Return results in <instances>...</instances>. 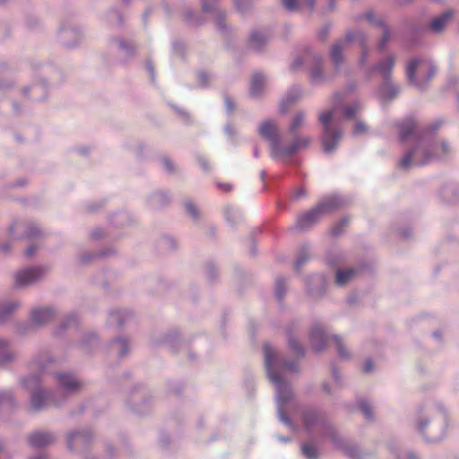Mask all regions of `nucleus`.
I'll list each match as a JSON object with an SVG mask.
<instances>
[{
  "label": "nucleus",
  "mask_w": 459,
  "mask_h": 459,
  "mask_svg": "<svg viewBox=\"0 0 459 459\" xmlns=\"http://www.w3.org/2000/svg\"><path fill=\"white\" fill-rule=\"evenodd\" d=\"M409 459H416V456H414V455H410Z\"/></svg>",
  "instance_id": "nucleus-57"
},
{
  "label": "nucleus",
  "mask_w": 459,
  "mask_h": 459,
  "mask_svg": "<svg viewBox=\"0 0 459 459\" xmlns=\"http://www.w3.org/2000/svg\"><path fill=\"white\" fill-rule=\"evenodd\" d=\"M333 342L336 345L339 356L343 358V359H348L349 358V352L344 348L343 343H342L341 338L339 336H333Z\"/></svg>",
  "instance_id": "nucleus-30"
},
{
  "label": "nucleus",
  "mask_w": 459,
  "mask_h": 459,
  "mask_svg": "<svg viewBox=\"0 0 459 459\" xmlns=\"http://www.w3.org/2000/svg\"><path fill=\"white\" fill-rule=\"evenodd\" d=\"M82 383L69 373H59V391L74 392L78 390Z\"/></svg>",
  "instance_id": "nucleus-10"
},
{
  "label": "nucleus",
  "mask_w": 459,
  "mask_h": 459,
  "mask_svg": "<svg viewBox=\"0 0 459 459\" xmlns=\"http://www.w3.org/2000/svg\"><path fill=\"white\" fill-rule=\"evenodd\" d=\"M335 110L336 108H334L333 110L326 111L319 116V121L324 127L322 142L325 152L333 151L342 135L339 130L332 127Z\"/></svg>",
  "instance_id": "nucleus-5"
},
{
  "label": "nucleus",
  "mask_w": 459,
  "mask_h": 459,
  "mask_svg": "<svg viewBox=\"0 0 459 459\" xmlns=\"http://www.w3.org/2000/svg\"><path fill=\"white\" fill-rule=\"evenodd\" d=\"M47 273V268L42 266L26 268L16 273L15 285L24 287L33 284L42 279Z\"/></svg>",
  "instance_id": "nucleus-9"
},
{
  "label": "nucleus",
  "mask_w": 459,
  "mask_h": 459,
  "mask_svg": "<svg viewBox=\"0 0 459 459\" xmlns=\"http://www.w3.org/2000/svg\"><path fill=\"white\" fill-rule=\"evenodd\" d=\"M305 117L302 113L298 114L292 120L290 131L295 133L304 123Z\"/></svg>",
  "instance_id": "nucleus-32"
},
{
  "label": "nucleus",
  "mask_w": 459,
  "mask_h": 459,
  "mask_svg": "<svg viewBox=\"0 0 459 459\" xmlns=\"http://www.w3.org/2000/svg\"><path fill=\"white\" fill-rule=\"evenodd\" d=\"M286 291L285 281L282 279H278L275 284V294L278 299H281Z\"/></svg>",
  "instance_id": "nucleus-33"
},
{
  "label": "nucleus",
  "mask_w": 459,
  "mask_h": 459,
  "mask_svg": "<svg viewBox=\"0 0 459 459\" xmlns=\"http://www.w3.org/2000/svg\"><path fill=\"white\" fill-rule=\"evenodd\" d=\"M31 459H48V457L45 455H40L31 458Z\"/></svg>",
  "instance_id": "nucleus-53"
},
{
  "label": "nucleus",
  "mask_w": 459,
  "mask_h": 459,
  "mask_svg": "<svg viewBox=\"0 0 459 459\" xmlns=\"http://www.w3.org/2000/svg\"><path fill=\"white\" fill-rule=\"evenodd\" d=\"M399 129V136L402 141H405L413 136L416 130V124L412 118H408L397 124Z\"/></svg>",
  "instance_id": "nucleus-14"
},
{
  "label": "nucleus",
  "mask_w": 459,
  "mask_h": 459,
  "mask_svg": "<svg viewBox=\"0 0 459 459\" xmlns=\"http://www.w3.org/2000/svg\"><path fill=\"white\" fill-rule=\"evenodd\" d=\"M55 392L53 389L48 388L43 385H39L31 395L32 402H47L54 398Z\"/></svg>",
  "instance_id": "nucleus-16"
},
{
  "label": "nucleus",
  "mask_w": 459,
  "mask_h": 459,
  "mask_svg": "<svg viewBox=\"0 0 459 459\" xmlns=\"http://www.w3.org/2000/svg\"><path fill=\"white\" fill-rule=\"evenodd\" d=\"M340 205L338 198L330 196L322 200L316 208L300 215L297 221L299 230H306L313 225L322 214L331 212Z\"/></svg>",
  "instance_id": "nucleus-4"
},
{
  "label": "nucleus",
  "mask_w": 459,
  "mask_h": 459,
  "mask_svg": "<svg viewBox=\"0 0 459 459\" xmlns=\"http://www.w3.org/2000/svg\"><path fill=\"white\" fill-rule=\"evenodd\" d=\"M436 73L435 67L426 60L414 59L407 66V77L411 84L425 86Z\"/></svg>",
  "instance_id": "nucleus-3"
},
{
  "label": "nucleus",
  "mask_w": 459,
  "mask_h": 459,
  "mask_svg": "<svg viewBox=\"0 0 459 459\" xmlns=\"http://www.w3.org/2000/svg\"><path fill=\"white\" fill-rule=\"evenodd\" d=\"M349 220L347 218L342 219L331 229V234L333 236H339L343 230L348 226Z\"/></svg>",
  "instance_id": "nucleus-29"
},
{
  "label": "nucleus",
  "mask_w": 459,
  "mask_h": 459,
  "mask_svg": "<svg viewBox=\"0 0 459 459\" xmlns=\"http://www.w3.org/2000/svg\"><path fill=\"white\" fill-rule=\"evenodd\" d=\"M39 372L44 374H48L50 372H54L56 368V359L53 356H48L47 354H41L39 358Z\"/></svg>",
  "instance_id": "nucleus-17"
},
{
  "label": "nucleus",
  "mask_w": 459,
  "mask_h": 459,
  "mask_svg": "<svg viewBox=\"0 0 459 459\" xmlns=\"http://www.w3.org/2000/svg\"><path fill=\"white\" fill-rule=\"evenodd\" d=\"M355 271L352 269L339 270L336 273V283L338 285H344L354 275Z\"/></svg>",
  "instance_id": "nucleus-23"
},
{
  "label": "nucleus",
  "mask_w": 459,
  "mask_h": 459,
  "mask_svg": "<svg viewBox=\"0 0 459 459\" xmlns=\"http://www.w3.org/2000/svg\"><path fill=\"white\" fill-rule=\"evenodd\" d=\"M311 76H312V80L316 81L320 77V72L318 70H315V71H313Z\"/></svg>",
  "instance_id": "nucleus-46"
},
{
  "label": "nucleus",
  "mask_w": 459,
  "mask_h": 459,
  "mask_svg": "<svg viewBox=\"0 0 459 459\" xmlns=\"http://www.w3.org/2000/svg\"><path fill=\"white\" fill-rule=\"evenodd\" d=\"M163 162H164L165 168L169 171H173V169H174L173 164L168 159H164Z\"/></svg>",
  "instance_id": "nucleus-44"
},
{
  "label": "nucleus",
  "mask_w": 459,
  "mask_h": 459,
  "mask_svg": "<svg viewBox=\"0 0 459 459\" xmlns=\"http://www.w3.org/2000/svg\"><path fill=\"white\" fill-rule=\"evenodd\" d=\"M359 410L367 419H370L372 417L370 403H360Z\"/></svg>",
  "instance_id": "nucleus-37"
},
{
  "label": "nucleus",
  "mask_w": 459,
  "mask_h": 459,
  "mask_svg": "<svg viewBox=\"0 0 459 459\" xmlns=\"http://www.w3.org/2000/svg\"><path fill=\"white\" fill-rule=\"evenodd\" d=\"M284 404L285 403H280V405L278 406V414H279L280 420L282 422H284L285 424H290L291 423V420L290 419V417L285 412Z\"/></svg>",
  "instance_id": "nucleus-35"
},
{
  "label": "nucleus",
  "mask_w": 459,
  "mask_h": 459,
  "mask_svg": "<svg viewBox=\"0 0 459 459\" xmlns=\"http://www.w3.org/2000/svg\"><path fill=\"white\" fill-rule=\"evenodd\" d=\"M1 249H2L4 252H5V251H7V250L9 249V247H4V246H3V247H1Z\"/></svg>",
  "instance_id": "nucleus-55"
},
{
  "label": "nucleus",
  "mask_w": 459,
  "mask_h": 459,
  "mask_svg": "<svg viewBox=\"0 0 459 459\" xmlns=\"http://www.w3.org/2000/svg\"><path fill=\"white\" fill-rule=\"evenodd\" d=\"M39 377L34 374H30L20 378L19 385L32 395L33 391L39 386Z\"/></svg>",
  "instance_id": "nucleus-15"
},
{
  "label": "nucleus",
  "mask_w": 459,
  "mask_h": 459,
  "mask_svg": "<svg viewBox=\"0 0 459 459\" xmlns=\"http://www.w3.org/2000/svg\"><path fill=\"white\" fill-rule=\"evenodd\" d=\"M303 4L306 3L309 8V10H313L314 8V1L313 0H283V5L286 9L290 11H294L297 9V4Z\"/></svg>",
  "instance_id": "nucleus-22"
},
{
  "label": "nucleus",
  "mask_w": 459,
  "mask_h": 459,
  "mask_svg": "<svg viewBox=\"0 0 459 459\" xmlns=\"http://www.w3.org/2000/svg\"><path fill=\"white\" fill-rule=\"evenodd\" d=\"M302 264V261H299V262L297 263V266H300V264Z\"/></svg>",
  "instance_id": "nucleus-56"
},
{
  "label": "nucleus",
  "mask_w": 459,
  "mask_h": 459,
  "mask_svg": "<svg viewBox=\"0 0 459 459\" xmlns=\"http://www.w3.org/2000/svg\"><path fill=\"white\" fill-rule=\"evenodd\" d=\"M116 343L117 345H119V347L121 348V351H120V356H123L126 353V341L125 340H117L116 342Z\"/></svg>",
  "instance_id": "nucleus-43"
},
{
  "label": "nucleus",
  "mask_w": 459,
  "mask_h": 459,
  "mask_svg": "<svg viewBox=\"0 0 459 459\" xmlns=\"http://www.w3.org/2000/svg\"><path fill=\"white\" fill-rule=\"evenodd\" d=\"M395 64V57L394 56H387L382 63L377 66V70L387 79L392 72Z\"/></svg>",
  "instance_id": "nucleus-20"
},
{
  "label": "nucleus",
  "mask_w": 459,
  "mask_h": 459,
  "mask_svg": "<svg viewBox=\"0 0 459 459\" xmlns=\"http://www.w3.org/2000/svg\"><path fill=\"white\" fill-rule=\"evenodd\" d=\"M21 307L18 300H10L0 303V321L5 316L12 315L17 311Z\"/></svg>",
  "instance_id": "nucleus-18"
},
{
  "label": "nucleus",
  "mask_w": 459,
  "mask_h": 459,
  "mask_svg": "<svg viewBox=\"0 0 459 459\" xmlns=\"http://www.w3.org/2000/svg\"><path fill=\"white\" fill-rule=\"evenodd\" d=\"M366 132H367V126L363 122L359 121L355 124L354 128H353L354 134H364Z\"/></svg>",
  "instance_id": "nucleus-39"
},
{
  "label": "nucleus",
  "mask_w": 459,
  "mask_h": 459,
  "mask_svg": "<svg viewBox=\"0 0 459 459\" xmlns=\"http://www.w3.org/2000/svg\"><path fill=\"white\" fill-rule=\"evenodd\" d=\"M318 416L314 412H306L303 415V422L307 429H311L318 421Z\"/></svg>",
  "instance_id": "nucleus-26"
},
{
  "label": "nucleus",
  "mask_w": 459,
  "mask_h": 459,
  "mask_svg": "<svg viewBox=\"0 0 459 459\" xmlns=\"http://www.w3.org/2000/svg\"><path fill=\"white\" fill-rule=\"evenodd\" d=\"M149 68H150L151 73L152 74V72H153L152 67L150 65V67H149Z\"/></svg>",
  "instance_id": "nucleus-59"
},
{
  "label": "nucleus",
  "mask_w": 459,
  "mask_h": 459,
  "mask_svg": "<svg viewBox=\"0 0 459 459\" xmlns=\"http://www.w3.org/2000/svg\"><path fill=\"white\" fill-rule=\"evenodd\" d=\"M14 358H15V355H14L13 352L8 351L4 350L0 354V368H3L5 365H7V364L11 363L12 361H13Z\"/></svg>",
  "instance_id": "nucleus-31"
},
{
  "label": "nucleus",
  "mask_w": 459,
  "mask_h": 459,
  "mask_svg": "<svg viewBox=\"0 0 459 459\" xmlns=\"http://www.w3.org/2000/svg\"><path fill=\"white\" fill-rule=\"evenodd\" d=\"M263 349L267 375L270 380L276 385L278 402H288L291 399V390L290 385L283 382L281 370L287 369L296 372L298 370V363L295 361H282L268 344H264Z\"/></svg>",
  "instance_id": "nucleus-1"
},
{
  "label": "nucleus",
  "mask_w": 459,
  "mask_h": 459,
  "mask_svg": "<svg viewBox=\"0 0 459 459\" xmlns=\"http://www.w3.org/2000/svg\"><path fill=\"white\" fill-rule=\"evenodd\" d=\"M383 37H382V39L380 40L379 44H378V48L380 49H384L385 47V44L387 43V41L389 40L390 39V33H389V30H387V28L385 26L383 25Z\"/></svg>",
  "instance_id": "nucleus-38"
},
{
  "label": "nucleus",
  "mask_w": 459,
  "mask_h": 459,
  "mask_svg": "<svg viewBox=\"0 0 459 459\" xmlns=\"http://www.w3.org/2000/svg\"><path fill=\"white\" fill-rule=\"evenodd\" d=\"M371 369H372L371 361H367V363L365 364L364 371L369 372Z\"/></svg>",
  "instance_id": "nucleus-48"
},
{
  "label": "nucleus",
  "mask_w": 459,
  "mask_h": 459,
  "mask_svg": "<svg viewBox=\"0 0 459 459\" xmlns=\"http://www.w3.org/2000/svg\"><path fill=\"white\" fill-rule=\"evenodd\" d=\"M366 61V53L363 52L362 56L360 58V64L363 65Z\"/></svg>",
  "instance_id": "nucleus-52"
},
{
  "label": "nucleus",
  "mask_w": 459,
  "mask_h": 459,
  "mask_svg": "<svg viewBox=\"0 0 459 459\" xmlns=\"http://www.w3.org/2000/svg\"><path fill=\"white\" fill-rule=\"evenodd\" d=\"M34 253V249L32 247H29L27 250H26V255L28 256H31Z\"/></svg>",
  "instance_id": "nucleus-49"
},
{
  "label": "nucleus",
  "mask_w": 459,
  "mask_h": 459,
  "mask_svg": "<svg viewBox=\"0 0 459 459\" xmlns=\"http://www.w3.org/2000/svg\"><path fill=\"white\" fill-rule=\"evenodd\" d=\"M226 102H227V105L229 107V109L231 110L232 107H231V104H230V100L228 99L226 100Z\"/></svg>",
  "instance_id": "nucleus-54"
},
{
  "label": "nucleus",
  "mask_w": 459,
  "mask_h": 459,
  "mask_svg": "<svg viewBox=\"0 0 459 459\" xmlns=\"http://www.w3.org/2000/svg\"><path fill=\"white\" fill-rule=\"evenodd\" d=\"M186 212L194 218H196L198 215L197 209L193 204L186 203Z\"/></svg>",
  "instance_id": "nucleus-40"
},
{
  "label": "nucleus",
  "mask_w": 459,
  "mask_h": 459,
  "mask_svg": "<svg viewBox=\"0 0 459 459\" xmlns=\"http://www.w3.org/2000/svg\"><path fill=\"white\" fill-rule=\"evenodd\" d=\"M55 316V306L40 305L31 308L29 318L32 325L41 327L50 323Z\"/></svg>",
  "instance_id": "nucleus-7"
},
{
  "label": "nucleus",
  "mask_w": 459,
  "mask_h": 459,
  "mask_svg": "<svg viewBox=\"0 0 459 459\" xmlns=\"http://www.w3.org/2000/svg\"><path fill=\"white\" fill-rule=\"evenodd\" d=\"M90 435L84 431L72 433L68 437V446L70 449H79L88 444Z\"/></svg>",
  "instance_id": "nucleus-13"
},
{
  "label": "nucleus",
  "mask_w": 459,
  "mask_h": 459,
  "mask_svg": "<svg viewBox=\"0 0 459 459\" xmlns=\"http://www.w3.org/2000/svg\"><path fill=\"white\" fill-rule=\"evenodd\" d=\"M10 341L5 338L0 337V351H4L10 346Z\"/></svg>",
  "instance_id": "nucleus-42"
},
{
  "label": "nucleus",
  "mask_w": 459,
  "mask_h": 459,
  "mask_svg": "<svg viewBox=\"0 0 459 459\" xmlns=\"http://www.w3.org/2000/svg\"><path fill=\"white\" fill-rule=\"evenodd\" d=\"M301 65V62L299 59H297L295 63L292 65V69H296L298 65Z\"/></svg>",
  "instance_id": "nucleus-51"
},
{
  "label": "nucleus",
  "mask_w": 459,
  "mask_h": 459,
  "mask_svg": "<svg viewBox=\"0 0 459 459\" xmlns=\"http://www.w3.org/2000/svg\"><path fill=\"white\" fill-rule=\"evenodd\" d=\"M54 440L48 433L34 432L28 437V443L31 447L39 448L48 446Z\"/></svg>",
  "instance_id": "nucleus-11"
},
{
  "label": "nucleus",
  "mask_w": 459,
  "mask_h": 459,
  "mask_svg": "<svg viewBox=\"0 0 459 459\" xmlns=\"http://www.w3.org/2000/svg\"><path fill=\"white\" fill-rule=\"evenodd\" d=\"M435 149H440V153L431 154L428 150L420 151L418 148L407 152L400 160V167L403 169H408L411 164L412 160L415 165L421 166L429 163L432 160L434 156L441 157L448 152V146L446 143H441L440 145L434 146Z\"/></svg>",
  "instance_id": "nucleus-6"
},
{
  "label": "nucleus",
  "mask_w": 459,
  "mask_h": 459,
  "mask_svg": "<svg viewBox=\"0 0 459 459\" xmlns=\"http://www.w3.org/2000/svg\"><path fill=\"white\" fill-rule=\"evenodd\" d=\"M311 342L313 348L316 351H323L325 347L327 337L325 336L322 328L318 325H315L310 333Z\"/></svg>",
  "instance_id": "nucleus-12"
},
{
  "label": "nucleus",
  "mask_w": 459,
  "mask_h": 459,
  "mask_svg": "<svg viewBox=\"0 0 459 459\" xmlns=\"http://www.w3.org/2000/svg\"><path fill=\"white\" fill-rule=\"evenodd\" d=\"M360 109V107L358 105V104H355L353 106H351V107H348L346 109H345V112H344V117L346 118H352L355 117V115L357 114V112Z\"/></svg>",
  "instance_id": "nucleus-36"
},
{
  "label": "nucleus",
  "mask_w": 459,
  "mask_h": 459,
  "mask_svg": "<svg viewBox=\"0 0 459 459\" xmlns=\"http://www.w3.org/2000/svg\"><path fill=\"white\" fill-rule=\"evenodd\" d=\"M365 17L371 22V23H375V20H374V17H373V13H366Z\"/></svg>",
  "instance_id": "nucleus-47"
},
{
  "label": "nucleus",
  "mask_w": 459,
  "mask_h": 459,
  "mask_svg": "<svg viewBox=\"0 0 459 459\" xmlns=\"http://www.w3.org/2000/svg\"><path fill=\"white\" fill-rule=\"evenodd\" d=\"M353 40L359 41V44L361 45L362 49L364 50L365 46H364L363 37L360 33H358V32L348 33L346 35V38L343 40L338 41L334 45H333L331 51H330V56H331L333 64L336 67H338L342 62V51L344 49H346L348 48V45L350 44V42H351Z\"/></svg>",
  "instance_id": "nucleus-8"
},
{
  "label": "nucleus",
  "mask_w": 459,
  "mask_h": 459,
  "mask_svg": "<svg viewBox=\"0 0 459 459\" xmlns=\"http://www.w3.org/2000/svg\"><path fill=\"white\" fill-rule=\"evenodd\" d=\"M289 347L290 349L298 356H303L304 351L303 348L293 339L289 340Z\"/></svg>",
  "instance_id": "nucleus-34"
},
{
  "label": "nucleus",
  "mask_w": 459,
  "mask_h": 459,
  "mask_svg": "<svg viewBox=\"0 0 459 459\" xmlns=\"http://www.w3.org/2000/svg\"><path fill=\"white\" fill-rule=\"evenodd\" d=\"M452 12H446L442 15L435 18L430 23V29L435 32H439L446 26L447 21L451 19Z\"/></svg>",
  "instance_id": "nucleus-21"
},
{
  "label": "nucleus",
  "mask_w": 459,
  "mask_h": 459,
  "mask_svg": "<svg viewBox=\"0 0 459 459\" xmlns=\"http://www.w3.org/2000/svg\"><path fill=\"white\" fill-rule=\"evenodd\" d=\"M265 41L266 39L264 35L258 32H253L250 36L249 43L254 49H260Z\"/></svg>",
  "instance_id": "nucleus-25"
},
{
  "label": "nucleus",
  "mask_w": 459,
  "mask_h": 459,
  "mask_svg": "<svg viewBox=\"0 0 459 459\" xmlns=\"http://www.w3.org/2000/svg\"><path fill=\"white\" fill-rule=\"evenodd\" d=\"M398 90L390 84H385L381 89V94L385 99H392L396 96Z\"/></svg>",
  "instance_id": "nucleus-28"
},
{
  "label": "nucleus",
  "mask_w": 459,
  "mask_h": 459,
  "mask_svg": "<svg viewBox=\"0 0 459 459\" xmlns=\"http://www.w3.org/2000/svg\"><path fill=\"white\" fill-rule=\"evenodd\" d=\"M298 99V97H290V96H288L286 97V99H284L282 101H281V110L282 112H285V108L284 106L286 104H292L296 101V100Z\"/></svg>",
  "instance_id": "nucleus-41"
},
{
  "label": "nucleus",
  "mask_w": 459,
  "mask_h": 459,
  "mask_svg": "<svg viewBox=\"0 0 459 459\" xmlns=\"http://www.w3.org/2000/svg\"><path fill=\"white\" fill-rule=\"evenodd\" d=\"M259 134L270 142L272 155L275 159L290 158L298 151L307 147L310 143L308 137H300L290 145L283 144L277 126L272 121H265L260 126Z\"/></svg>",
  "instance_id": "nucleus-2"
},
{
  "label": "nucleus",
  "mask_w": 459,
  "mask_h": 459,
  "mask_svg": "<svg viewBox=\"0 0 459 459\" xmlns=\"http://www.w3.org/2000/svg\"><path fill=\"white\" fill-rule=\"evenodd\" d=\"M34 404H35L34 410L38 411V410L41 409L45 403H34Z\"/></svg>",
  "instance_id": "nucleus-50"
},
{
  "label": "nucleus",
  "mask_w": 459,
  "mask_h": 459,
  "mask_svg": "<svg viewBox=\"0 0 459 459\" xmlns=\"http://www.w3.org/2000/svg\"><path fill=\"white\" fill-rule=\"evenodd\" d=\"M301 451L307 459H316L318 457L317 448L313 444H303L301 446Z\"/></svg>",
  "instance_id": "nucleus-24"
},
{
  "label": "nucleus",
  "mask_w": 459,
  "mask_h": 459,
  "mask_svg": "<svg viewBox=\"0 0 459 459\" xmlns=\"http://www.w3.org/2000/svg\"><path fill=\"white\" fill-rule=\"evenodd\" d=\"M265 79L261 74H255L251 80L250 94L254 97L258 96L264 86Z\"/></svg>",
  "instance_id": "nucleus-19"
},
{
  "label": "nucleus",
  "mask_w": 459,
  "mask_h": 459,
  "mask_svg": "<svg viewBox=\"0 0 459 459\" xmlns=\"http://www.w3.org/2000/svg\"><path fill=\"white\" fill-rule=\"evenodd\" d=\"M203 7H204L205 10L207 9V6H206V4H205L204 3L203 4Z\"/></svg>",
  "instance_id": "nucleus-58"
},
{
  "label": "nucleus",
  "mask_w": 459,
  "mask_h": 459,
  "mask_svg": "<svg viewBox=\"0 0 459 459\" xmlns=\"http://www.w3.org/2000/svg\"><path fill=\"white\" fill-rule=\"evenodd\" d=\"M16 398L15 392L13 388L0 389V402H10Z\"/></svg>",
  "instance_id": "nucleus-27"
},
{
  "label": "nucleus",
  "mask_w": 459,
  "mask_h": 459,
  "mask_svg": "<svg viewBox=\"0 0 459 459\" xmlns=\"http://www.w3.org/2000/svg\"><path fill=\"white\" fill-rule=\"evenodd\" d=\"M219 187L223 189L224 191H230L231 189L230 184H219Z\"/></svg>",
  "instance_id": "nucleus-45"
}]
</instances>
